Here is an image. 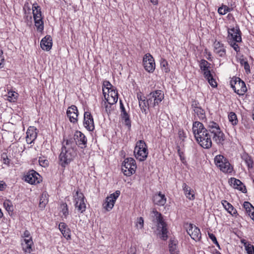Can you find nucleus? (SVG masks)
<instances>
[{
  "mask_svg": "<svg viewBox=\"0 0 254 254\" xmlns=\"http://www.w3.org/2000/svg\"><path fill=\"white\" fill-rule=\"evenodd\" d=\"M177 242L175 240H171L169 244V252L170 254L178 252L179 251L177 248Z\"/></svg>",
  "mask_w": 254,
  "mask_h": 254,
  "instance_id": "c9c22d12",
  "label": "nucleus"
},
{
  "mask_svg": "<svg viewBox=\"0 0 254 254\" xmlns=\"http://www.w3.org/2000/svg\"><path fill=\"white\" fill-rule=\"evenodd\" d=\"M229 43L231 45L232 47L233 48L234 50L237 52H239L240 51V48L238 46V45L236 43L237 42L233 40V39L232 40H229L228 41Z\"/></svg>",
  "mask_w": 254,
  "mask_h": 254,
  "instance_id": "de8ad7c7",
  "label": "nucleus"
},
{
  "mask_svg": "<svg viewBox=\"0 0 254 254\" xmlns=\"http://www.w3.org/2000/svg\"><path fill=\"white\" fill-rule=\"evenodd\" d=\"M3 206L5 209L9 213L13 211V206L12 202L8 200L5 201L3 203Z\"/></svg>",
  "mask_w": 254,
  "mask_h": 254,
  "instance_id": "37998d69",
  "label": "nucleus"
},
{
  "mask_svg": "<svg viewBox=\"0 0 254 254\" xmlns=\"http://www.w3.org/2000/svg\"><path fill=\"white\" fill-rule=\"evenodd\" d=\"M120 194V191L119 190H116L114 193L111 194L109 196L106 198L103 204V207L107 211H110L113 208L115 202Z\"/></svg>",
  "mask_w": 254,
  "mask_h": 254,
  "instance_id": "9b49d317",
  "label": "nucleus"
},
{
  "mask_svg": "<svg viewBox=\"0 0 254 254\" xmlns=\"http://www.w3.org/2000/svg\"><path fill=\"white\" fill-rule=\"evenodd\" d=\"M151 2H152L153 4H157L158 3V0H150Z\"/></svg>",
  "mask_w": 254,
  "mask_h": 254,
  "instance_id": "0e129e2a",
  "label": "nucleus"
},
{
  "mask_svg": "<svg viewBox=\"0 0 254 254\" xmlns=\"http://www.w3.org/2000/svg\"><path fill=\"white\" fill-rule=\"evenodd\" d=\"M198 103L196 101L194 100L192 102L191 106L193 108V110L196 108H201L200 107L198 106Z\"/></svg>",
  "mask_w": 254,
  "mask_h": 254,
  "instance_id": "13d9d810",
  "label": "nucleus"
},
{
  "mask_svg": "<svg viewBox=\"0 0 254 254\" xmlns=\"http://www.w3.org/2000/svg\"><path fill=\"white\" fill-rule=\"evenodd\" d=\"M244 68L246 70V71L247 72V71H249L250 72V65H249V64H248V62H245L244 63Z\"/></svg>",
  "mask_w": 254,
  "mask_h": 254,
  "instance_id": "052dcab7",
  "label": "nucleus"
},
{
  "mask_svg": "<svg viewBox=\"0 0 254 254\" xmlns=\"http://www.w3.org/2000/svg\"><path fill=\"white\" fill-rule=\"evenodd\" d=\"M209 238L212 240L213 243L216 245V246L220 249V246L218 243L216 238L215 235L212 233H208Z\"/></svg>",
  "mask_w": 254,
  "mask_h": 254,
  "instance_id": "3c124183",
  "label": "nucleus"
},
{
  "mask_svg": "<svg viewBox=\"0 0 254 254\" xmlns=\"http://www.w3.org/2000/svg\"><path fill=\"white\" fill-rule=\"evenodd\" d=\"M245 62H248L247 61H246L245 60H244V59H242L240 61V64L241 65H244V63Z\"/></svg>",
  "mask_w": 254,
  "mask_h": 254,
  "instance_id": "69168bd1",
  "label": "nucleus"
},
{
  "mask_svg": "<svg viewBox=\"0 0 254 254\" xmlns=\"http://www.w3.org/2000/svg\"><path fill=\"white\" fill-rule=\"evenodd\" d=\"M231 8L226 5H222L218 9V12L221 15H224L227 12L230 11Z\"/></svg>",
  "mask_w": 254,
  "mask_h": 254,
  "instance_id": "a18cd8bd",
  "label": "nucleus"
},
{
  "mask_svg": "<svg viewBox=\"0 0 254 254\" xmlns=\"http://www.w3.org/2000/svg\"><path fill=\"white\" fill-rule=\"evenodd\" d=\"M18 94L14 91H9L7 95V99L11 102H14L16 101Z\"/></svg>",
  "mask_w": 254,
  "mask_h": 254,
  "instance_id": "4c0bfd02",
  "label": "nucleus"
},
{
  "mask_svg": "<svg viewBox=\"0 0 254 254\" xmlns=\"http://www.w3.org/2000/svg\"><path fill=\"white\" fill-rule=\"evenodd\" d=\"M211 134H213V139L219 145H223L225 139V135L221 129Z\"/></svg>",
  "mask_w": 254,
  "mask_h": 254,
  "instance_id": "5701e85b",
  "label": "nucleus"
},
{
  "mask_svg": "<svg viewBox=\"0 0 254 254\" xmlns=\"http://www.w3.org/2000/svg\"><path fill=\"white\" fill-rule=\"evenodd\" d=\"M203 74L206 79H207L212 76L211 73H210V70L208 69H206V70H203Z\"/></svg>",
  "mask_w": 254,
  "mask_h": 254,
  "instance_id": "6e6d98bb",
  "label": "nucleus"
},
{
  "mask_svg": "<svg viewBox=\"0 0 254 254\" xmlns=\"http://www.w3.org/2000/svg\"><path fill=\"white\" fill-rule=\"evenodd\" d=\"M39 163L40 166L43 167H46L48 166L49 161L44 157H41L39 159Z\"/></svg>",
  "mask_w": 254,
  "mask_h": 254,
  "instance_id": "49530a36",
  "label": "nucleus"
},
{
  "mask_svg": "<svg viewBox=\"0 0 254 254\" xmlns=\"http://www.w3.org/2000/svg\"><path fill=\"white\" fill-rule=\"evenodd\" d=\"M75 147V139L72 138L64 140L61 152L59 155L60 162L62 166L65 167L74 158L76 155L74 149Z\"/></svg>",
  "mask_w": 254,
  "mask_h": 254,
  "instance_id": "f03ea898",
  "label": "nucleus"
},
{
  "mask_svg": "<svg viewBox=\"0 0 254 254\" xmlns=\"http://www.w3.org/2000/svg\"><path fill=\"white\" fill-rule=\"evenodd\" d=\"M152 212L154 214V220L157 224V229L160 231V238L166 240L168 238L166 224L164 222L161 213L156 210H153Z\"/></svg>",
  "mask_w": 254,
  "mask_h": 254,
  "instance_id": "7ed1b4c3",
  "label": "nucleus"
},
{
  "mask_svg": "<svg viewBox=\"0 0 254 254\" xmlns=\"http://www.w3.org/2000/svg\"><path fill=\"white\" fill-rule=\"evenodd\" d=\"M35 21V25L37 28V31L41 32L44 29V22L43 17L34 18Z\"/></svg>",
  "mask_w": 254,
  "mask_h": 254,
  "instance_id": "72a5a7b5",
  "label": "nucleus"
},
{
  "mask_svg": "<svg viewBox=\"0 0 254 254\" xmlns=\"http://www.w3.org/2000/svg\"><path fill=\"white\" fill-rule=\"evenodd\" d=\"M48 195L46 192H43L40 198V201H39V207H40L41 209H43L45 207L46 205L48 202Z\"/></svg>",
  "mask_w": 254,
  "mask_h": 254,
  "instance_id": "7c9ffc66",
  "label": "nucleus"
},
{
  "mask_svg": "<svg viewBox=\"0 0 254 254\" xmlns=\"http://www.w3.org/2000/svg\"><path fill=\"white\" fill-rule=\"evenodd\" d=\"M186 228L188 234L195 241H198L201 238L200 230L192 224H187Z\"/></svg>",
  "mask_w": 254,
  "mask_h": 254,
  "instance_id": "9d476101",
  "label": "nucleus"
},
{
  "mask_svg": "<svg viewBox=\"0 0 254 254\" xmlns=\"http://www.w3.org/2000/svg\"><path fill=\"white\" fill-rule=\"evenodd\" d=\"M41 48L45 51H49L52 47V39L50 36H46L41 41Z\"/></svg>",
  "mask_w": 254,
  "mask_h": 254,
  "instance_id": "b1692460",
  "label": "nucleus"
},
{
  "mask_svg": "<svg viewBox=\"0 0 254 254\" xmlns=\"http://www.w3.org/2000/svg\"><path fill=\"white\" fill-rule=\"evenodd\" d=\"M231 87L239 95H244L247 91L245 83L239 77H234L230 81Z\"/></svg>",
  "mask_w": 254,
  "mask_h": 254,
  "instance_id": "0eeeda50",
  "label": "nucleus"
},
{
  "mask_svg": "<svg viewBox=\"0 0 254 254\" xmlns=\"http://www.w3.org/2000/svg\"><path fill=\"white\" fill-rule=\"evenodd\" d=\"M243 159L249 168H253V161L248 155H244L242 157Z\"/></svg>",
  "mask_w": 254,
  "mask_h": 254,
  "instance_id": "ea45409f",
  "label": "nucleus"
},
{
  "mask_svg": "<svg viewBox=\"0 0 254 254\" xmlns=\"http://www.w3.org/2000/svg\"><path fill=\"white\" fill-rule=\"evenodd\" d=\"M246 250L248 254H254V247L251 245L246 246Z\"/></svg>",
  "mask_w": 254,
  "mask_h": 254,
  "instance_id": "603ef678",
  "label": "nucleus"
},
{
  "mask_svg": "<svg viewBox=\"0 0 254 254\" xmlns=\"http://www.w3.org/2000/svg\"><path fill=\"white\" fill-rule=\"evenodd\" d=\"M76 145H78L81 148H84L86 147L87 139L85 136L81 132L76 131L74 134V137Z\"/></svg>",
  "mask_w": 254,
  "mask_h": 254,
  "instance_id": "dca6fc26",
  "label": "nucleus"
},
{
  "mask_svg": "<svg viewBox=\"0 0 254 254\" xmlns=\"http://www.w3.org/2000/svg\"><path fill=\"white\" fill-rule=\"evenodd\" d=\"M182 188L185 194L188 198L190 200L194 199V195L190 187H189L186 183H183Z\"/></svg>",
  "mask_w": 254,
  "mask_h": 254,
  "instance_id": "c756f323",
  "label": "nucleus"
},
{
  "mask_svg": "<svg viewBox=\"0 0 254 254\" xmlns=\"http://www.w3.org/2000/svg\"><path fill=\"white\" fill-rule=\"evenodd\" d=\"M228 41L232 39L236 42H241L242 38L241 32L238 27H233L228 29Z\"/></svg>",
  "mask_w": 254,
  "mask_h": 254,
  "instance_id": "2eb2a0df",
  "label": "nucleus"
},
{
  "mask_svg": "<svg viewBox=\"0 0 254 254\" xmlns=\"http://www.w3.org/2000/svg\"><path fill=\"white\" fill-rule=\"evenodd\" d=\"M2 158L3 159V163L8 165L10 160L7 158V155L5 154H3L2 155Z\"/></svg>",
  "mask_w": 254,
  "mask_h": 254,
  "instance_id": "4d7b16f0",
  "label": "nucleus"
},
{
  "mask_svg": "<svg viewBox=\"0 0 254 254\" xmlns=\"http://www.w3.org/2000/svg\"><path fill=\"white\" fill-rule=\"evenodd\" d=\"M178 153L179 155L181 162L185 165H187V161L184 155V153L181 151L180 148L179 147L178 148Z\"/></svg>",
  "mask_w": 254,
  "mask_h": 254,
  "instance_id": "8fccbe9b",
  "label": "nucleus"
},
{
  "mask_svg": "<svg viewBox=\"0 0 254 254\" xmlns=\"http://www.w3.org/2000/svg\"><path fill=\"white\" fill-rule=\"evenodd\" d=\"M222 204L226 210L231 214H235L236 210L234 209L233 206L227 201L223 200L222 201Z\"/></svg>",
  "mask_w": 254,
  "mask_h": 254,
  "instance_id": "473e14b6",
  "label": "nucleus"
},
{
  "mask_svg": "<svg viewBox=\"0 0 254 254\" xmlns=\"http://www.w3.org/2000/svg\"><path fill=\"white\" fill-rule=\"evenodd\" d=\"M207 80H208L209 83L212 87H216L217 83L215 81V80L214 79V78H213V76L210 77L209 78L207 79Z\"/></svg>",
  "mask_w": 254,
  "mask_h": 254,
  "instance_id": "5fc2aeb1",
  "label": "nucleus"
},
{
  "mask_svg": "<svg viewBox=\"0 0 254 254\" xmlns=\"http://www.w3.org/2000/svg\"><path fill=\"white\" fill-rule=\"evenodd\" d=\"M143 63L145 69L149 72H152L155 68V64L153 58L150 54H146L143 57Z\"/></svg>",
  "mask_w": 254,
  "mask_h": 254,
  "instance_id": "f8f14e48",
  "label": "nucleus"
},
{
  "mask_svg": "<svg viewBox=\"0 0 254 254\" xmlns=\"http://www.w3.org/2000/svg\"><path fill=\"white\" fill-rule=\"evenodd\" d=\"M214 254H221L219 251L215 250L214 252Z\"/></svg>",
  "mask_w": 254,
  "mask_h": 254,
  "instance_id": "774afa93",
  "label": "nucleus"
},
{
  "mask_svg": "<svg viewBox=\"0 0 254 254\" xmlns=\"http://www.w3.org/2000/svg\"><path fill=\"white\" fill-rule=\"evenodd\" d=\"M230 122L232 125H236L238 123V119L236 115L234 112H231L228 115Z\"/></svg>",
  "mask_w": 254,
  "mask_h": 254,
  "instance_id": "79ce46f5",
  "label": "nucleus"
},
{
  "mask_svg": "<svg viewBox=\"0 0 254 254\" xmlns=\"http://www.w3.org/2000/svg\"><path fill=\"white\" fill-rule=\"evenodd\" d=\"M194 120L201 121L206 120L205 112L201 108H196L193 109Z\"/></svg>",
  "mask_w": 254,
  "mask_h": 254,
  "instance_id": "cd10ccee",
  "label": "nucleus"
},
{
  "mask_svg": "<svg viewBox=\"0 0 254 254\" xmlns=\"http://www.w3.org/2000/svg\"><path fill=\"white\" fill-rule=\"evenodd\" d=\"M3 184L1 182H0V190H2L3 189Z\"/></svg>",
  "mask_w": 254,
  "mask_h": 254,
  "instance_id": "338daca9",
  "label": "nucleus"
},
{
  "mask_svg": "<svg viewBox=\"0 0 254 254\" xmlns=\"http://www.w3.org/2000/svg\"><path fill=\"white\" fill-rule=\"evenodd\" d=\"M136 168V166L134 159L132 158H127L125 159L122 168L125 175L131 176L135 173Z\"/></svg>",
  "mask_w": 254,
  "mask_h": 254,
  "instance_id": "6e6552de",
  "label": "nucleus"
},
{
  "mask_svg": "<svg viewBox=\"0 0 254 254\" xmlns=\"http://www.w3.org/2000/svg\"><path fill=\"white\" fill-rule=\"evenodd\" d=\"M208 130L211 133H213L214 132H215V131L220 129V128L219 127V125L217 123H216L214 122H210L209 124V125L208 126Z\"/></svg>",
  "mask_w": 254,
  "mask_h": 254,
  "instance_id": "f704fd0d",
  "label": "nucleus"
},
{
  "mask_svg": "<svg viewBox=\"0 0 254 254\" xmlns=\"http://www.w3.org/2000/svg\"><path fill=\"white\" fill-rule=\"evenodd\" d=\"M74 198V202L75 203V207L77 210L80 213H83L85 211L86 204L85 203V197L83 194L77 190L75 194L73 195Z\"/></svg>",
  "mask_w": 254,
  "mask_h": 254,
  "instance_id": "1a4fd4ad",
  "label": "nucleus"
},
{
  "mask_svg": "<svg viewBox=\"0 0 254 254\" xmlns=\"http://www.w3.org/2000/svg\"><path fill=\"white\" fill-rule=\"evenodd\" d=\"M250 216L251 217V218L254 221V208H253V210L251 213V215Z\"/></svg>",
  "mask_w": 254,
  "mask_h": 254,
  "instance_id": "e2e57ef3",
  "label": "nucleus"
},
{
  "mask_svg": "<svg viewBox=\"0 0 254 254\" xmlns=\"http://www.w3.org/2000/svg\"><path fill=\"white\" fill-rule=\"evenodd\" d=\"M229 182L231 185H233L234 188L239 190L243 192L246 193L247 192L246 187L243 185V183L239 180L231 178Z\"/></svg>",
  "mask_w": 254,
  "mask_h": 254,
  "instance_id": "393cba45",
  "label": "nucleus"
},
{
  "mask_svg": "<svg viewBox=\"0 0 254 254\" xmlns=\"http://www.w3.org/2000/svg\"><path fill=\"white\" fill-rule=\"evenodd\" d=\"M137 98L139 102V107L142 113H144L145 114H146V108L148 109L150 108L149 105H147L148 102L147 99H146V97L144 96L142 93L140 92L137 93Z\"/></svg>",
  "mask_w": 254,
  "mask_h": 254,
  "instance_id": "412c9836",
  "label": "nucleus"
},
{
  "mask_svg": "<svg viewBox=\"0 0 254 254\" xmlns=\"http://www.w3.org/2000/svg\"><path fill=\"white\" fill-rule=\"evenodd\" d=\"M113 89V85L108 81H104L103 84L102 90L103 94H106L107 91Z\"/></svg>",
  "mask_w": 254,
  "mask_h": 254,
  "instance_id": "e433bc0d",
  "label": "nucleus"
},
{
  "mask_svg": "<svg viewBox=\"0 0 254 254\" xmlns=\"http://www.w3.org/2000/svg\"><path fill=\"white\" fill-rule=\"evenodd\" d=\"M143 219L142 217H139L137 219L136 226L139 227V228L142 229L143 227Z\"/></svg>",
  "mask_w": 254,
  "mask_h": 254,
  "instance_id": "864d4df0",
  "label": "nucleus"
},
{
  "mask_svg": "<svg viewBox=\"0 0 254 254\" xmlns=\"http://www.w3.org/2000/svg\"><path fill=\"white\" fill-rule=\"evenodd\" d=\"M32 10L34 18L42 17L40 7L37 3L33 4Z\"/></svg>",
  "mask_w": 254,
  "mask_h": 254,
  "instance_id": "2f4dec72",
  "label": "nucleus"
},
{
  "mask_svg": "<svg viewBox=\"0 0 254 254\" xmlns=\"http://www.w3.org/2000/svg\"><path fill=\"white\" fill-rule=\"evenodd\" d=\"M178 135L179 136V138L182 140L184 139V138H185L186 136H185L184 132L183 130H179L178 132Z\"/></svg>",
  "mask_w": 254,
  "mask_h": 254,
  "instance_id": "bf43d9fd",
  "label": "nucleus"
},
{
  "mask_svg": "<svg viewBox=\"0 0 254 254\" xmlns=\"http://www.w3.org/2000/svg\"><path fill=\"white\" fill-rule=\"evenodd\" d=\"M192 132L197 142L203 148L209 149L212 146V142L209 131L203 124L195 121L192 124Z\"/></svg>",
  "mask_w": 254,
  "mask_h": 254,
  "instance_id": "f257e3e1",
  "label": "nucleus"
},
{
  "mask_svg": "<svg viewBox=\"0 0 254 254\" xmlns=\"http://www.w3.org/2000/svg\"><path fill=\"white\" fill-rule=\"evenodd\" d=\"M107 92H108L107 96H106V94H104V95L108 104L111 105L117 103L118 99L117 91L113 89L107 91Z\"/></svg>",
  "mask_w": 254,
  "mask_h": 254,
  "instance_id": "a211bd4d",
  "label": "nucleus"
},
{
  "mask_svg": "<svg viewBox=\"0 0 254 254\" xmlns=\"http://www.w3.org/2000/svg\"><path fill=\"white\" fill-rule=\"evenodd\" d=\"M59 228L64 238L66 239L70 238V231L65 223H60L59 225Z\"/></svg>",
  "mask_w": 254,
  "mask_h": 254,
  "instance_id": "c85d7f7f",
  "label": "nucleus"
},
{
  "mask_svg": "<svg viewBox=\"0 0 254 254\" xmlns=\"http://www.w3.org/2000/svg\"><path fill=\"white\" fill-rule=\"evenodd\" d=\"M37 129L33 127H30L26 132V140L27 143H32L37 138Z\"/></svg>",
  "mask_w": 254,
  "mask_h": 254,
  "instance_id": "aec40b11",
  "label": "nucleus"
},
{
  "mask_svg": "<svg viewBox=\"0 0 254 254\" xmlns=\"http://www.w3.org/2000/svg\"><path fill=\"white\" fill-rule=\"evenodd\" d=\"M62 212L63 215L66 217L68 214V209L67 205L66 203H63L61 205Z\"/></svg>",
  "mask_w": 254,
  "mask_h": 254,
  "instance_id": "09e8293b",
  "label": "nucleus"
},
{
  "mask_svg": "<svg viewBox=\"0 0 254 254\" xmlns=\"http://www.w3.org/2000/svg\"><path fill=\"white\" fill-rule=\"evenodd\" d=\"M148 153L147 147L145 142L141 140L138 141L134 150L136 158L140 161H143L146 160Z\"/></svg>",
  "mask_w": 254,
  "mask_h": 254,
  "instance_id": "20e7f679",
  "label": "nucleus"
},
{
  "mask_svg": "<svg viewBox=\"0 0 254 254\" xmlns=\"http://www.w3.org/2000/svg\"><path fill=\"white\" fill-rule=\"evenodd\" d=\"M120 108L121 109L122 119L124 120V123L128 127H130L131 122L129 120V116L126 111L125 108L121 101H120Z\"/></svg>",
  "mask_w": 254,
  "mask_h": 254,
  "instance_id": "bb28decb",
  "label": "nucleus"
},
{
  "mask_svg": "<svg viewBox=\"0 0 254 254\" xmlns=\"http://www.w3.org/2000/svg\"><path fill=\"white\" fill-rule=\"evenodd\" d=\"M216 165L224 173H231L233 168L227 159L221 155H217L214 158Z\"/></svg>",
  "mask_w": 254,
  "mask_h": 254,
  "instance_id": "423d86ee",
  "label": "nucleus"
},
{
  "mask_svg": "<svg viewBox=\"0 0 254 254\" xmlns=\"http://www.w3.org/2000/svg\"><path fill=\"white\" fill-rule=\"evenodd\" d=\"M153 200L155 204L160 206L164 205L166 202V198L165 195L161 192L155 194Z\"/></svg>",
  "mask_w": 254,
  "mask_h": 254,
  "instance_id": "a878e982",
  "label": "nucleus"
},
{
  "mask_svg": "<svg viewBox=\"0 0 254 254\" xmlns=\"http://www.w3.org/2000/svg\"><path fill=\"white\" fill-rule=\"evenodd\" d=\"M164 98L163 92L160 90H157L151 92L146 96L147 99V105L149 107H154L158 105Z\"/></svg>",
  "mask_w": 254,
  "mask_h": 254,
  "instance_id": "39448f33",
  "label": "nucleus"
},
{
  "mask_svg": "<svg viewBox=\"0 0 254 254\" xmlns=\"http://www.w3.org/2000/svg\"><path fill=\"white\" fill-rule=\"evenodd\" d=\"M84 126L89 131H92L94 129L93 118L91 113L85 112L84 114Z\"/></svg>",
  "mask_w": 254,
  "mask_h": 254,
  "instance_id": "f3484780",
  "label": "nucleus"
},
{
  "mask_svg": "<svg viewBox=\"0 0 254 254\" xmlns=\"http://www.w3.org/2000/svg\"><path fill=\"white\" fill-rule=\"evenodd\" d=\"M214 52L219 56L223 57L226 55L224 45L219 41H215L213 43Z\"/></svg>",
  "mask_w": 254,
  "mask_h": 254,
  "instance_id": "4be33fe9",
  "label": "nucleus"
},
{
  "mask_svg": "<svg viewBox=\"0 0 254 254\" xmlns=\"http://www.w3.org/2000/svg\"><path fill=\"white\" fill-rule=\"evenodd\" d=\"M244 208L245 209L247 213L249 215H251V213L253 210L254 207L248 201H245L243 204Z\"/></svg>",
  "mask_w": 254,
  "mask_h": 254,
  "instance_id": "a19ab883",
  "label": "nucleus"
},
{
  "mask_svg": "<svg viewBox=\"0 0 254 254\" xmlns=\"http://www.w3.org/2000/svg\"><path fill=\"white\" fill-rule=\"evenodd\" d=\"M23 237L25 239L23 242L22 243L23 250L25 252L30 253L32 251L31 247L33 244L30 232L27 230L25 231Z\"/></svg>",
  "mask_w": 254,
  "mask_h": 254,
  "instance_id": "ddd939ff",
  "label": "nucleus"
},
{
  "mask_svg": "<svg viewBox=\"0 0 254 254\" xmlns=\"http://www.w3.org/2000/svg\"><path fill=\"white\" fill-rule=\"evenodd\" d=\"M160 65L163 71L165 73H168L170 71V68L168 67V62L165 59H162L160 62Z\"/></svg>",
  "mask_w": 254,
  "mask_h": 254,
  "instance_id": "58836bf2",
  "label": "nucleus"
},
{
  "mask_svg": "<svg viewBox=\"0 0 254 254\" xmlns=\"http://www.w3.org/2000/svg\"><path fill=\"white\" fill-rule=\"evenodd\" d=\"M210 64L205 60H201L200 62L199 67L201 70H206L209 67Z\"/></svg>",
  "mask_w": 254,
  "mask_h": 254,
  "instance_id": "c03bdc74",
  "label": "nucleus"
},
{
  "mask_svg": "<svg viewBox=\"0 0 254 254\" xmlns=\"http://www.w3.org/2000/svg\"><path fill=\"white\" fill-rule=\"evenodd\" d=\"M4 58L2 56H0V68L2 67V63L4 62Z\"/></svg>",
  "mask_w": 254,
  "mask_h": 254,
  "instance_id": "680f3d73",
  "label": "nucleus"
},
{
  "mask_svg": "<svg viewBox=\"0 0 254 254\" xmlns=\"http://www.w3.org/2000/svg\"><path fill=\"white\" fill-rule=\"evenodd\" d=\"M25 180L30 184H38L41 181L40 176L35 171L32 170L25 176Z\"/></svg>",
  "mask_w": 254,
  "mask_h": 254,
  "instance_id": "4468645a",
  "label": "nucleus"
},
{
  "mask_svg": "<svg viewBox=\"0 0 254 254\" xmlns=\"http://www.w3.org/2000/svg\"><path fill=\"white\" fill-rule=\"evenodd\" d=\"M66 114L70 122L76 123L77 122L78 110L77 107L72 105L67 109Z\"/></svg>",
  "mask_w": 254,
  "mask_h": 254,
  "instance_id": "6ab92c4d",
  "label": "nucleus"
}]
</instances>
